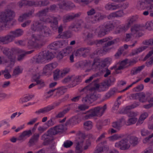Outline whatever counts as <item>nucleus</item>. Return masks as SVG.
Here are the masks:
<instances>
[{
  "label": "nucleus",
  "instance_id": "obj_1",
  "mask_svg": "<svg viewBox=\"0 0 153 153\" xmlns=\"http://www.w3.org/2000/svg\"><path fill=\"white\" fill-rule=\"evenodd\" d=\"M30 29L33 32H37L36 36L33 34L31 40L28 42V46L30 48L38 46L39 42L44 37H48L51 34L49 28L45 25H42L39 21H34L31 26Z\"/></svg>",
  "mask_w": 153,
  "mask_h": 153
},
{
  "label": "nucleus",
  "instance_id": "obj_2",
  "mask_svg": "<svg viewBox=\"0 0 153 153\" xmlns=\"http://www.w3.org/2000/svg\"><path fill=\"white\" fill-rule=\"evenodd\" d=\"M14 12L10 9H6L0 12V24L6 27L13 20L15 16Z\"/></svg>",
  "mask_w": 153,
  "mask_h": 153
},
{
  "label": "nucleus",
  "instance_id": "obj_3",
  "mask_svg": "<svg viewBox=\"0 0 153 153\" xmlns=\"http://www.w3.org/2000/svg\"><path fill=\"white\" fill-rule=\"evenodd\" d=\"M106 109V105H105L103 107H97L91 109L85 113L87 114L83 117L84 120L90 119L93 117H100L102 115Z\"/></svg>",
  "mask_w": 153,
  "mask_h": 153
},
{
  "label": "nucleus",
  "instance_id": "obj_4",
  "mask_svg": "<svg viewBox=\"0 0 153 153\" xmlns=\"http://www.w3.org/2000/svg\"><path fill=\"white\" fill-rule=\"evenodd\" d=\"M33 51V50L25 52L23 50H20L15 48H13L11 49L8 48H5L3 51V53L7 56L8 58L11 62H14L16 58V54L17 53H24L25 55L31 53Z\"/></svg>",
  "mask_w": 153,
  "mask_h": 153
},
{
  "label": "nucleus",
  "instance_id": "obj_5",
  "mask_svg": "<svg viewBox=\"0 0 153 153\" xmlns=\"http://www.w3.org/2000/svg\"><path fill=\"white\" fill-rule=\"evenodd\" d=\"M112 22H108L100 25L96 29V32L99 37H102L106 34L107 32L114 29Z\"/></svg>",
  "mask_w": 153,
  "mask_h": 153
},
{
  "label": "nucleus",
  "instance_id": "obj_6",
  "mask_svg": "<svg viewBox=\"0 0 153 153\" xmlns=\"http://www.w3.org/2000/svg\"><path fill=\"white\" fill-rule=\"evenodd\" d=\"M54 57L53 54L49 51H44L40 52L35 59V62L37 63H46Z\"/></svg>",
  "mask_w": 153,
  "mask_h": 153
},
{
  "label": "nucleus",
  "instance_id": "obj_7",
  "mask_svg": "<svg viewBox=\"0 0 153 153\" xmlns=\"http://www.w3.org/2000/svg\"><path fill=\"white\" fill-rule=\"evenodd\" d=\"M99 79H97L92 83V84L93 85V86L92 87V90H95L99 92H101L105 91L108 89L110 85L108 81L103 82L99 84L97 83Z\"/></svg>",
  "mask_w": 153,
  "mask_h": 153
},
{
  "label": "nucleus",
  "instance_id": "obj_8",
  "mask_svg": "<svg viewBox=\"0 0 153 153\" xmlns=\"http://www.w3.org/2000/svg\"><path fill=\"white\" fill-rule=\"evenodd\" d=\"M49 8L47 7L38 12L36 14V16L39 17L40 18L39 21L41 22L42 21L45 23H48L51 22L52 18L51 16H46L48 12Z\"/></svg>",
  "mask_w": 153,
  "mask_h": 153
},
{
  "label": "nucleus",
  "instance_id": "obj_9",
  "mask_svg": "<svg viewBox=\"0 0 153 153\" xmlns=\"http://www.w3.org/2000/svg\"><path fill=\"white\" fill-rule=\"evenodd\" d=\"M143 26L140 25H135L132 26L131 29V33L126 34L125 41L126 42L129 41L134 35L137 34L140 31L143 30Z\"/></svg>",
  "mask_w": 153,
  "mask_h": 153
},
{
  "label": "nucleus",
  "instance_id": "obj_10",
  "mask_svg": "<svg viewBox=\"0 0 153 153\" xmlns=\"http://www.w3.org/2000/svg\"><path fill=\"white\" fill-rule=\"evenodd\" d=\"M92 88V87L89 88V90L91 91L90 94L82 98V100L83 102L88 104L91 103L100 96L99 94H97L94 91L95 90L91 89Z\"/></svg>",
  "mask_w": 153,
  "mask_h": 153
},
{
  "label": "nucleus",
  "instance_id": "obj_11",
  "mask_svg": "<svg viewBox=\"0 0 153 153\" xmlns=\"http://www.w3.org/2000/svg\"><path fill=\"white\" fill-rule=\"evenodd\" d=\"M63 99L59 100V101L55 102L53 105H49L47 107L41 108L35 112V113L37 115H39L41 113L44 114L47 113L53 109L55 107L59 106L60 104L63 101Z\"/></svg>",
  "mask_w": 153,
  "mask_h": 153
},
{
  "label": "nucleus",
  "instance_id": "obj_12",
  "mask_svg": "<svg viewBox=\"0 0 153 153\" xmlns=\"http://www.w3.org/2000/svg\"><path fill=\"white\" fill-rule=\"evenodd\" d=\"M138 102L134 103L131 105L126 106L124 109L123 113L127 114L128 117H136L138 115V113L137 112L131 111L130 110L134 108L139 105Z\"/></svg>",
  "mask_w": 153,
  "mask_h": 153
},
{
  "label": "nucleus",
  "instance_id": "obj_13",
  "mask_svg": "<svg viewBox=\"0 0 153 153\" xmlns=\"http://www.w3.org/2000/svg\"><path fill=\"white\" fill-rule=\"evenodd\" d=\"M152 4H147L145 0H140L137 2L136 8L139 10H148L152 11L153 10V6Z\"/></svg>",
  "mask_w": 153,
  "mask_h": 153
},
{
  "label": "nucleus",
  "instance_id": "obj_14",
  "mask_svg": "<svg viewBox=\"0 0 153 153\" xmlns=\"http://www.w3.org/2000/svg\"><path fill=\"white\" fill-rule=\"evenodd\" d=\"M71 81L73 85H76L81 81V80L78 76L75 75L68 76L62 80L63 83H66Z\"/></svg>",
  "mask_w": 153,
  "mask_h": 153
},
{
  "label": "nucleus",
  "instance_id": "obj_15",
  "mask_svg": "<svg viewBox=\"0 0 153 153\" xmlns=\"http://www.w3.org/2000/svg\"><path fill=\"white\" fill-rule=\"evenodd\" d=\"M105 16L100 13H97L93 17L87 16L85 18L86 22L89 23H95L104 19Z\"/></svg>",
  "mask_w": 153,
  "mask_h": 153
},
{
  "label": "nucleus",
  "instance_id": "obj_16",
  "mask_svg": "<svg viewBox=\"0 0 153 153\" xmlns=\"http://www.w3.org/2000/svg\"><path fill=\"white\" fill-rule=\"evenodd\" d=\"M81 15L80 13H72L70 14H68L64 15L63 17V21L64 23L69 22L79 18Z\"/></svg>",
  "mask_w": 153,
  "mask_h": 153
},
{
  "label": "nucleus",
  "instance_id": "obj_17",
  "mask_svg": "<svg viewBox=\"0 0 153 153\" xmlns=\"http://www.w3.org/2000/svg\"><path fill=\"white\" fill-rule=\"evenodd\" d=\"M115 146L116 147L120 148L121 150H125L128 149L130 147V145L128 140L125 139L116 143Z\"/></svg>",
  "mask_w": 153,
  "mask_h": 153
},
{
  "label": "nucleus",
  "instance_id": "obj_18",
  "mask_svg": "<svg viewBox=\"0 0 153 153\" xmlns=\"http://www.w3.org/2000/svg\"><path fill=\"white\" fill-rule=\"evenodd\" d=\"M65 128V127L64 125H60L51 128L48 131L52 136L62 132L64 130Z\"/></svg>",
  "mask_w": 153,
  "mask_h": 153
},
{
  "label": "nucleus",
  "instance_id": "obj_19",
  "mask_svg": "<svg viewBox=\"0 0 153 153\" xmlns=\"http://www.w3.org/2000/svg\"><path fill=\"white\" fill-rule=\"evenodd\" d=\"M41 139L44 141L43 144L45 146L48 145L53 140L52 136L51 135L48 131L41 136Z\"/></svg>",
  "mask_w": 153,
  "mask_h": 153
},
{
  "label": "nucleus",
  "instance_id": "obj_20",
  "mask_svg": "<svg viewBox=\"0 0 153 153\" xmlns=\"http://www.w3.org/2000/svg\"><path fill=\"white\" fill-rule=\"evenodd\" d=\"M32 134L31 130L25 131L20 134V135L17 137V140L22 142Z\"/></svg>",
  "mask_w": 153,
  "mask_h": 153
},
{
  "label": "nucleus",
  "instance_id": "obj_21",
  "mask_svg": "<svg viewBox=\"0 0 153 153\" xmlns=\"http://www.w3.org/2000/svg\"><path fill=\"white\" fill-rule=\"evenodd\" d=\"M40 75L39 74L34 75L33 79L34 81L36 82L38 85V89H40L45 86V84L44 81L42 79H39Z\"/></svg>",
  "mask_w": 153,
  "mask_h": 153
},
{
  "label": "nucleus",
  "instance_id": "obj_22",
  "mask_svg": "<svg viewBox=\"0 0 153 153\" xmlns=\"http://www.w3.org/2000/svg\"><path fill=\"white\" fill-rule=\"evenodd\" d=\"M108 46L106 45L105 44H104V46L100 49H98L93 54L94 55L95 54L97 56H100L102 55L103 54H104L106 52H108L110 50V48L108 47Z\"/></svg>",
  "mask_w": 153,
  "mask_h": 153
},
{
  "label": "nucleus",
  "instance_id": "obj_23",
  "mask_svg": "<svg viewBox=\"0 0 153 153\" xmlns=\"http://www.w3.org/2000/svg\"><path fill=\"white\" fill-rule=\"evenodd\" d=\"M59 1L58 5L59 8H63L65 7H74V4L70 1H68L65 0H58Z\"/></svg>",
  "mask_w": 153,
  "mask_h": 153
},
{
  "label": "nucleus",
  "instance_id": "obj_24",
  "mask_svg": "<svg viewBox=\"0 0 153 153\" xmlns=\"http://www.w3.org/2000/svg\"><path fill=\"white\" fill-rule=\"evenodd\" d=\"M122 7L121 4L114 5L112 3H108L105 6V9L109 10H113L119 9Z\"/></svg>",
  "mask_w": 153,
  "mask_h": 153
},
{
  "label": "nucleus",
  "instance_id": "obj_25",
  "mask_svg": "<svg viewBox=\"0 0 153 153\" xmlns=\"http://www.w3.org/2000/svg\"><path fill=\"white\" fill-rule=\"evenodd\" d=\"M34 10H32L28 13H23L19 16L18 20L20 22H22L24 20L27 19L28 17L31 16L34 12Z\"/></svg>",
  "mask_w": 153,
  "mask_h": 153
},
{
  "label": "nucleus",
  "instance_id": "obj_26",
  "mask_svg": "<svg viewBox=\"0 0 153 153\" xmlns=\"http://www.w3.org/2000/svg\"><path fill=\"white\" fill-rule=\"evenodd\" d=\"M13 41L12 37L11 36L10 34L0 37V43L4 44H7Z\"/></svg>",
  "mask_w": 153,
  "mask_h": 153
},
{
  "label": "nucleus",
  "instance_id": "obj_27",
  "mask_svg": "<svg viewBox=\"0 0 153 153\" xmlns=\"http://www.w3.org/2000/svg\"><path fill=\"white\" fill-rule=\"evenodd\" d=\"M24 33L23 30L20 29H17L15 30L12 31L10 32V35L12 37L13 40L14 39L22 35Z\"/></svg>",
  "mask_w": 153,
  "mask_h": 153
},
{
  "label": "nucleus",
  "instance_id": "obj_28",
  "mask_svg": "<svg viewBox=\"0 0 153 153\" xmlns=\"http://www.w3.org/2000/svg\"><path fill=\"white\" fill-rule=\"evenodd\" d=\"M65 45V42L64 40L58 41L51 44L49 45L50 48L52 49H54L55 47L57 48H62Z\"/></svg>",
  "mask_w": 153,
  "mask_h": 153
},
{
  "label": "nucleus",
  "instance_id": "obj_29",
  "mask_svg": "<svg viewBox=\"0 0 153 153\" xmlns=\"http://www.w3.org/2000/svg\"><path fill=\"white\" fill-rule=\"evenodd\" d=\"M129 27L127 24L120 25L116 28L114 31V33L116 34H118L125 32L127 30Z\"/></svg>",
  "mask_w": 153,
  "mask_h": 153
},
{
  "label": "nucleus",
  "instance_id": "obj_30",
  "mask_svg": "<svg viewBox=\"0 0 153 153\" xmlns=\"http://www.w3.org/2000/svg\"><path fill=\"white\" fill-rule=\"evenodd\" d=\"M79 138V139H80ZM84 141V139L82 137H81V140H78L77 142L76 143V153H81L82 152V146H83V143Z\"/></svg>",
  "mask_w": 153,
  "mask_h": 153
},
{
  "label": "nucleus",
  "instance_id": "obj_31",
  "mask_svg": "<svg viewBox=\"0 0 153 153\" xmlns=\"http://www.w3.org/2000/svg\"><path fill=\"white\" fill-rule=\"evenodd\" d=\"M56 67L55 64L52 63L46 65L43 69V74H46L48 73H49Z\"/></svg>",
  "mask_w": 153,
  "mask_h": 153
},
{
  "label": "nucleus",
  "instance_id": "obj_32",
  "mask_svg": "<svg viewBox=\"0 0 153 153\" xmlns=\"http://www.w3.org/2000/svg\"><path fill=\"white\" fill-rule=\"evenodd\" d=\"M40 135L39 134L36 133L33 135L29 142V146H33L38 141Z\"/></svg>",
  "mask_w": 153,
  "mask_h": 153
},
{
  "label": "nucleus",
  "instance_id": "obj_33",
  "mask_svg": "<svg viewBox=\"0 0 153 153\" xmlns=\"http://www.w3.org/2000/svg\"><path fill=\"white\" fill-rule=\"evenodd\" d=\"M53 21L51 23V26L53 30H57L58 28V21L61 19V17L59 16L57 17H54Z\"/></svg>",
  "mask_w": 153,
  "mask_h": 153
},
{
  "label": "nucleus",
  "instance_id": "obj_34",
  "mask_svg": "<svg viewBox=\"0 0 153 153\" xmlns=\"http://www.w3.org/2000/svg\"><path fill=\"white\" fill-rule=\"evenodd\" d=\"M66 89L64 87H61L55 89L56 94L54 96L56 98H58L60 96L63 94L66 91Z\"/></svg>",
  "mask_w": 153,
  "mask_h": 153
},
{
  "label": "nucleus",
  "instance_id": "obj_35",
  "mask_svg": "<svg viewBox=\"0 0 153 153\" xmlns=\"http://www.w3.org/2000/svg\"><path fill=\"white\" fill-rule=\"evenodd\" d=\"M82 27L87 28L88 27L82 21L76 24L72 27V28L74 29V30L75 31L79 30Z\"/></svg>",
  "mask_w": 153,
  "mask_h": 153
},
{
  "label": "nucleus",
  "instance_id": "obj_36",
  "mask_svg": "<svg viewBox=\"0 0 153 153\" xmlns=\"http://www.w3.org/2000/svg\"><path fill=\"white\" fill-rule=\"evenodd\" d=\"M83 37L86 40L93 38L94 34L92 31L87 30L84 31L83 33Z\"/></svg>",
  "mask_w": 153,
  "mask_h": 153
},
{
  "label": "nucleus",
  "instance_id": "obj_37",
  "mask_svg": "<svg viewBox=\"0 0 153 153\" xmlns=\"http://www.w3.org/2000/svg\"><path fill=\"white\" fill-rule=\"evenodd\" d=\"M124 122H125V120L122 118L119 120L113 122L112 126L113 127L119 130L121 127V123Z\"/></svg>",
  "mask_w": 153,
  "mask_h": 153
},
{
  "label": "nucleus",
  "instance_id": "obj_38",
  "mask_svg": "<svg viewBox=\"0 0 153 153\" xmlns=\"http://www.w3.org/2000/svg\"><path fill=\"white\" fill-rule=\"evenodd\" d=\"M78 117L74 116L68 120L65 123V125L67 126L70 124L74 125L78 123Z\"/></svg>",
  "mask_w": 153,
  "mask_h": 153
},
{
  "label": "nucleus",
  "instance_id": "obj_39",
  "mask_svg": "<svg viewBox=\"0 0 153 153\" xmlns=\"http://www.w3.org/2000/svg\"><path fill=\"white\" fill-rule=\"evenodd\" d=\"M117 92V89L116 88H113L106 93L105 98L106 99H108L112 96L114 95Z\"/></svg>",
  "mask_w": 153,
  "mask_h": 153
},
{
  "label": "nucleus",
  "instance_id": "obj_40",
  "mask_svg": "<svg viewBox=\"0 0 153 153\" xmlns=\"http://www.w3.org/2000/svg\"><path fill=\"white\" fill-rule=\"evenodd\" d=\"M147 48L146 46H143L137 48L135 49L132 51V55H134L137 54L146 50Z\"/></svg>",
  "mask_w": 153,
  "mask_h": 153
},
{
  "label": "nucleus",
  "instance_id": "obj_41",
  "mask_svg": "<svg viewBox=\"0 0 153 153\" xmlns=\"http://www.w3.org/2000/svg\"><path fill=\"white\" fill-rule=\"evenodd\" d=\"M145 67L144 65H142L138 67L133 68L131 71L132 75H135L140 73Z\"/></svg>",
  "mask_w": 153,
  "mask_h": 153
},
{
  "label": "nucleus",
  "instance_id": "obj_42",
  "mask_svg": "<svg viewBox=\"0 0 153 153\" xmlns=\"http://www.w3.org/2000/svg\"><path fill=\"white\" fill-rule=\"evenodd\" d=\"M148 98L145 93L142 92L140 93L139 100L141 102L145 103L147 101Z\"/></svg>",
  "mask_w": 153,
  "mask_h": 153
},
{
  "label": "nucleus",
  "instance_id": "obj_43",
  "mask_svg": "<svg viewBox=\"0 0 153 153\" xmlns=\"http://www.w3.org/2000/svg\"><path fill=\"white\" fill-rule=\"evenodd\" d=\"M128 142L130 144H131L133 146H135L138 143V138L134 136L131 137L128 140Z\"/></svg>",
  "mask_w": 153,
  "mask_h": 153
},
{
  "label": "nucleus",
  "instance_id": "obj_44",
  "mask_svg": "<svg viewBox=\"0 0 153 153\" xmlns=\"http://www.w3.org/2000/svg\"><path fill=\"white\" fill-rule=\"evenodd\" d=\"M69 110L70 109L68 108L64 109L63 111L59 112L56 115V117L58 118L63 117Z\"/></svg>",
  "mask_w": 153,
  "mask_h": 153
},
{
  "label": "nucleus",
  "instance_id": "obj_45",
  "mask_svg": "<svg viewBox=\"0 0 153 153\" xmlns=\"http://www.w3.org/2000/svg\"><path fill=\"white\" fill-rule=\"evenodd\" d=\"M84 128L87 130L91 129L93 126L92 123L90 121H88L84 122L83 124Z\"/></svg>",
  "mask_w": 153,
  "mask_h": 153
},
{
  "label": "nucleus",
  "instance_id": "obj_46",
  "mask_svg": "<svg viewBox=\"0 0 153 153\" xmlns=\"http://www.w3.org/2000/svg\"><path fill=\"white\" fill-rule=\"evenodd\" d=\"M137 118L131 117L128 119L126 122L125 121V124L127 126H129L135 124L137 121Z\"/></svg>",
  "mask_w": 153,
  "mask_h": 153
},
{
  "label": "nucleus",
  "instance_id": "obj_47",
  "mask_svg": "<svg viewBox=\"0 0 153 153\" xmlns=\"http://www.w3.org/2000/svg\"><path fill=\"white\" fill-rule=\"evenodd\" d=\"M55 89L49 90L48 91L45 93L44 96L46 100L50 98L53 95L54 92L55 91Z\"/></svg>",
  "mask_w": 153,
  "mask_h": 153
},
{
  "label": "nucleus",
  "instance_id": "obj_48",
  "mask_svg": "<svg viewBox=\"0 0 153 153\" xmlns=\"http://www.w3.org/2000/svg\"><path fill=\"white\" fill-rule=\"evenodd\" d=\"M56 123V121L54 117H51L46 123L45 124L48 127L54 125Z\"/></svg>",
  "mask_w": 153,
  "mask_h": 153
},
{
  "label": "nucleus",
  "instance_id": "obj_49",
  "mask_svg": "<svg viewBox=\"0 0 153 153\" xmlns=\"http://www.w3.org/2000/svg\"><path fill=\"white\" fill-rule=\"evenodd\" d=\"M33 97L34 95H28L25 96L24 98L20 99V103L26 102L31 100Z\"/></svg>",
  "mask_w": 153,
  "mask_h": 153
},
{
  "label": "nucleus",
  "instance_id": "obj_50",
  "mask_svg": "<svg viewBox=\"0 0 153 153\" xmlns=\"http://www.w3.org/2000/svg\"><path fill=\"white\" fill-rule=\"evenodd\" d=\"M119 41V39H115L113 40H109L107 41V43H105V44H106V46H109L115 44L117 43Z\"/></svg>",
  "mask_w": 153,
  "mask_h": 153
},
{
  "label": "nucleus",
  "instance_id": "obj_51",
  "mask_svg": "<svg viewBox=\"0 0 153 153\" xmlns=\"http://www.w3.org/2000/svg\"><path fill=\"white\" fill-rule=\"evenodd\" d=\"M60 71L59 69H56L53 72V79L55 80H57L60 77Z\"/></svg>",
  "mask_w": 153,
  "mask_h": 153
},
{
  "label": "nucleus",
  "instance_id": "obj_52",
  "mask_svg": "<svg viewBox=\"0 0 153 153\" xmlns=\"http://www.w3.org/2000/svg\"><path fill=\"white\" fill-rule=\"evenodd\" d=\"M137 19V16H133L130 18L128 20V23L126 24L129 27L132 23L136 21Z\"/></svg>",
  "mask_w": 153,
  "mask_h": 153
},
{
  "label": "nucleus",
  "instance_id": "obj_53",
  "mask_svg": "<svg viewBox=\"0 0 153 153\" xmlns=\"http://www.w3.org/2000/svg\"><path fill=\"white\" fill-rule=\"evenodd\" d=\"M22 69L20 67L18 66L14 69L13 72V75L15 76L18 75L22 73Z\"/></svg>",
  "mask_w": 153,
  "mask_h": 153
},
{
  "label": "nucleus",
  "instance_id": "obj_54",
  "mask_svg": "<svg viewBox=\"0 0 153 153\" xmlns=\"http://www.w3.org/2000/svg\"><path fill=\"white\" fill-rule=\"evenodd\" d=\"M50 3L48 0L40 1L37 2L38 5L40 7L45 6L48 5Z\"/></svg>",
  "mask_w": 153,
  "mask_h": 153
},
{
  "label": "nucleus",
  "instance_id": "obj_55",
  "mask_svg": "<svg viewBox=\"0 0 153 153\" xmlns=\"http://www.w3.org/2000/svg\"><path fill=\"white\" fill-rule=\"evenodd\" d=\"M142 43L144 45L152 46L153 45V38L145 40Z\"/></svg>",
  "mask_w": 153,
  "mask_h": 153
},
{
  "label": "nucleus",
  "instance_id": "obj_56",
  "mask_svg": "<svg viewBox=\"0 0 153 153\" xmlns=\"http://www.w3.org/2000/svg\"><path fill=\"white\" fill-rule=\"evenodd\" d=\"M146 27L149 30H153V20L147 22L146 24Z\"/></svg>",
  "mask_w": 153,
  "mask_h": 153
},
{
  "label": "nucleus",
  "instance_id": "obj_57",
  "mask_svg": "<svg viewBox=\"0 0 153 153\" xmlns=\"http://www.w3.org/2000/svg\"><path fill=\"white\" fill-rule=\"evenodd\" d=\"M64 53L65 56L67 55L70 54L72 53V49L71 47H67L64 50Z\"/></svg>",
  "mask_w": 153,
  "mask_h": 153
},
{
  "label": "nucleus",
  "instance_id": "obj_58",
  "mask_svg": "<svg viewBox=\"0 0 153 153\" xmlns=\"http://www.w3.org/2000/svg\"><path fill=\"white\" fill-rule=\"evenodd\" d=\"M103 147L101 146L100 144H98L94 153H103Z\"/></svg>",
  "mask_w": 153,
  "mask_h": 153
},
{
  "label": "nucleus",
  "instance_id": "obj_59",
  "mask_svg": "<svg viewBox=\"0 0 153 153\" xmlns=\"http://www.w3.org/2000/svg\"><path fill=\"white\" fill-rule=\"evenodd\" d=\"M70 69L68 68H65L62 70H61L60 72L61 76L63 77L65 75L68 74L70 71Z\"/></svg>",
  "mask_w": 153,
  "mask_h": 153
},
{
  "label": "nucleus",
  "instance_id": "obj_60",
  "mask_svg": "<svg viewBox=\"0 0 153 153\" xmlns=\"http://www.w3.org/2000/svg\"><path fill=\"white\" fill-rule=\"evenodd\" d=\"M89 64L86 61H81L79 62L78 63L79 65L81 68H84L87 66Z\"/></svg>",
  "mask_w": 153,
  "mask_h": 153
},
{
  "label": "nucleus",
  "instance_id": "obj_61",
  "mask_svg": "<svg viewBox=\"0 0 153 153\" xmlns=\"http://www.w3.org/2000/svg\"><path fill=\"white\" fill-rule=\"evenodd\" d=\"M137 43V40H134L133 41V43L132 45H128L126 44H125L124 45L123 47L125 49H128V47H130V48H133L136 45Z\"/></svg>",
  "mask_w": 153,
  "mask_h": 153
},
{
  "label": "nucleus",
  "instance_id": "obj_62",
  "mask_svg": "<svg viewBox=\"0 0 153 153\" xmlns=\"http://www.w3.org/2000/svg\"><path fill=\"white\" fill-rule=\"evenodd\" d=\"M90 0H74V1L76 3H79L81 4L87 5L90 2Z\"/></svg>",
  "mask_w": 153,
  "mask_h": 153
},
{
  "label": "nucleus",
  "instance_id": "obj_63",
  "mask_svg": "<svg viewBox=\"0 0 153 153\" xmlns=\"http://www.w3.org/2000/svg\"><path fill=\"white\" fill-rule=\"evenodd\" d=\"M120 137V136L117 134H115L108 137L109 140L111 141H113L117 140Z\"/></svg>",
  "mask_w": 153,
  "mask_h": 153
},
{
  "label": "nucleus",
  "instance_id": "obj_64",
  "mask_svg": "<svg viewBox=\"0 0 153 153\" xmlns=\"http://www.w3.org/2000/svg\"><path fill=\"white\" fill-rule=\"evenodd\" d=\"M116 17H121L123 16L124 13L123 10H120L114 12Z\"/></svg>",
  "mask_w": 153,
  "mask_h": 153
}]
</instances>
